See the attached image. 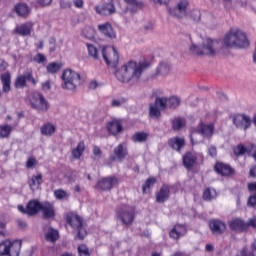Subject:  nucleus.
I'll list each match as a JSON object with an SVG mask.
<instances>
[{
	"instance_id": "obj_20",
	"label": "nucleus",
	"mask_w": 256,
	"mask_h": 256,
	"mask_svg": "<svg viewBox=\"0 0 256 256\" xmlns=\"http://www.w3.org/2000/svg\"><path fill=\"white\" fill-rule=\"evenodd\" d=\"M171 195V188L167 184H163L160 190L156 193L157 203H165Z\"/></svg>"
},
{
	"instance_id": "obj_9",
	"label": "nucleus",
	"mask_w": 256,
	"mask_h": 256,
	"mask_svg": "<svg viewBox=\"0 0 256 256\" xmlns=\"http://www.w3.org/2000/svg\"><path fill=\"white\" fill-rule=\"evenodd\" d=\"M102 57L109 67H117L119 63V52L114 46L103 48Z\"/></svg>"
},
{
	"instance_id": "obj_40",
	"label": "nucleus",
	"mask_w": 256,
	"mask_h": 256,
	"mask_svg": "<svg viewBox=\"0 0 256 256\" xmlns=\"http://www.w3.org/2000/svg\"><path fill=\"white\" fill-rule=\"evenodd\" d=\"M161 109L158 108L155 104H150L149 106V116L151 119H159L161 117Z\"/></svg>"
},
{
	"instance_id": "obj_53",
	"label": "nucleus",
	"mask_w": 256,
	"mask_h": 256,
	"mask_svg": "<svg viewBox=\"0 0 256 256\" xmlns=\"http://www.w3.org/2000/svg\"><path fill=\"white\" fill-rule=\"evenodd\" d=\"M49 45H52V47L49 48L50 53H55L57 49V39H55V37H51L49 39Z\"/></svg>"
},
{
	"instance_id": "obj_45",
	"label": "nucleus",
	"mask_w": 256,
	"mask_h": 256,
	"mask_svg": "<svg viewBox=\"0 0 256 256\" xmlns=\"http://www.w3.org/2000/svg\"><path fill=\"white\" fill-rule=\"evenodd\" d=\"M186 17L194 21V23H199L201 21V12L199 10H191Z\"/></svg>"
},
{
	"instance_id": "obj_39",
	"label": "nucleus",
	"mask_w": 256,
	"mask_h": 256,
	"mask_svg": "<svg viewBox=\"0 0 256 256\" xmlns=\"http://www.w3.org/2000/svg\"><path fill=\"white\" fill-rule=\"evenodd\" d=\"M181 105V98L179 96H171L168 98V109L175 110Z\"/></svg>"
},
{
	"instance_id": "obj_30",
	"label": "nucleus",
	"mask_w": 256,
	"mask_h": 256,
	"mask_svg": "<svg viewBox=\"0 0 256 256\" xmlns=\"http://www.w3.org/2000/svg\"><path fill=\"white\" fill-rule=\"evenodd\" d=\"M33 29V24L25 23L16 27V33L22 37H27L31 35V30Z\"/></svg>"
},
{
	"instance_id": "obj_7",
	"label": "nucleus",
	"mask_w": 256,
	"mask_h": 256,
	"mask_svg": "<svg viewBox=\"0 0 256 256\" xmlns=\"http://www.w3.org/2000/svg\"><path fill=\"white\" fill-rule=\"evenodd\" d=\"M116 218L122 222L125 227L133 224L135 221V210L130 206L123 205L116 210Z\"/></svg>"
},
{
	"instance_id": "obj_63",
	"label": "nucleus",
	"mask_w": 256,
	"mask_h": 256,
	"mask_svg": "<svg viewBox=\"0 0 256 256\" xmlns=\"http://www.w3.org/2000/svg\"><path fill=\"white\" fill-rule=\"evenodd\" d=\"M7 67H9V64L3 59H0V71H7Z\"/></svg>"
},
{
	"instance_id": "obj_28",
	"label": "nucleus",
	"mask_w": 256,
	"mask_h": 256,
	"mask_svg": "<svg viewBox=\"0 0 256 256\" xmlns=\"http://www.w3.org/2000/svg\"><path fill=\"white\" fill-rule=\"evenodd\" d=\"M107 129L111 135H119L123 131V124L119 120H113L108 123Z\"/></svg>"
},
{
	"instance_id": "obj_42",
	"label": "nucleus",
	"mask_w": 256,
	"mask_h": 256,
	"mask_svg": "<svg viewBox=\"0 0 256 256\" xmlns=\"http://www.w3.org/2000/svg\"><path fill=\"white\" fill-rule=\"evenodd\" d=\"M233 153L236 155V157H241L246 153H249V149H247V147H245L243 144H238L236 147H234Z\"/></svg>"
},
{
	"instance_id": "obj_57",
	"label": "nucleus",
	"mask_w": 256,
	"mask_h": 256,
	"mask_svg": "<svg viewBox=\"0 0 256 256\" xmlns=\"http://www.w3.org/2000/svg\"><path fill=\"white\" fill-rule=\"evenodd\" d=\"M36 3L40 7H49V5H51V3H53V0H36Z\"/></svg>"
},
{
	"instance_id": "obj_34",
	"label": "nucleus",
	"mask_w": 256,
	"mask_h": 256,
	"mask_svg": "<svg viewBox=\"0 0 256 256\" xmlns=\"http://www.w3.org/2000/svg\"><path fill=\"white\" fill-rule=\"evenodd\" d=\"M62 67V63L51 62L46 66V71L47 73H50V75H55V73H59V71H61Z\"/></svg>"
},
{
	"instance_id": "obj_26",
	"label": "nucleus",
	"mask_w": 256,
	"mask_h": 256,
	"mask_svg": "<svg viewBox=\"0 0 256 256\" xmlns=\"http://www.w3.org/2000/svg\"><path fill=\"white\" fill-rule=\"evenodd\" d=\"M0 80L3 93H9V91H11V72L7 71L2 73L0 75Z\"/></svg>"
},
{
	"instance_id": "obj_60",
	"label": "nucleus",
	"mask_w": 256,
	"mask_h": 256,
	"mask_svg": "<svg viewBox=\"0 0 256 256\" xmlns=\"http://www.w3.org/2000/svg\"><path fill=\"white\" fill-rule=\"evenodd\" d=\"M248 206L249 207H256V194L249 197Z\"/></svg>"
},
{
	"instance_id": "obj_37",
	"label": "nucleus",
	"mask_w": 256,
	"mask_h": 256,
	"mask_svg": "<svg viewBox=\"0 0 256 256\" xmlns=\"http://www.w3.org/2000/svg\"><path fill=\"white\" fill-rule=\"evenodd\" d=\"M217 197V191L212 188H206L203 192V200L204 201H213V199H216Z\"/></svg>"
},
{
	"instance_id": "obj_56",
	"label": "nucleus",
	"mask_w": 256,
	"mask_h": 256,
	"mask_svg": "<svg viewBox=\"0 0 256 256\" xmlns=\"http://www.w3.org/2000/svg\"><path fill=\"white\" fill-rule=\"evenodd\" d=\"M92 153L97 159H101V155H103V151L98 146L93 147Z\"/></svg>"
},
{
	"instance_id": "obj_64",
	"label": "nucleus",
	"mask_w": 256,
	"mask_h": 256,
	"mask_svg": "<svg viewBox=\"0 0 256 256\" xmlns=\"http://www.w3.org/2000/svg\"><path fill=\"white\" fill-rule=\"evenodd\" d=\"M42 90L43 91H51V82L46 81L42 84Z\"/></svg>"
},
{
	"instance_id": "obj_58",
	"label": "nucleus",
	"mask_w": 256,
	"mask_h": 256,
	"mask_svg": "<svg viewBox=\"0 0 256 256\" xmlns=\"http://www.w3.org/2000/svg\"><path fill=\"white\" fill-rule=\"evenodd\" d=\"M36 163H37V160L34 157L28 158V160L26 162L27 169L33 168Z\"/></svg>"
},
{
	"instance_id": "obj_31",
	"label": "nucleus",
	"mask_w": 256,
	"mask_h": 256,
	"mask_svg": "<svg viewBox=\"0 0 256 256\" xmlns=\"http://www.w3.org/2000/svg\"><path fill=\"white\" fill-rule=\"evenodd\" d=\"M169 71H171V65L167 62H160L156 69V75L165 77L169 75Z\"/></svg>"
},
{
	"instance_id": "obj_54",
	"label": "nucleus",
	"mask_w": 256,
	"mask_h": 256,
	"mask_svg": "<svg viewBox=\"0 0 256 256\" xmlns=\"http://www.w3.org/2000/svg\"><path fill=\"white\" fill-rule=\"evenodd\" d=\"M126 99L125 98H120V99H114L111 102L112 107H121L123 105V103H126Z\"/></svg>"
},
{
	"instance_id": "obj_3",
	"label": "nucleus",
	"mask_w": 256,
	"mask_h": 256,
	"mask_svg": "<svg viewBox=\"0 0 256 256\" xmlns=\"http://www.w3.org/2000/svg\"><path fill=\"white\" fill-rule=\"evenodd\" d=\"M189 51L192 55H196L197 57H203V55L215 57V55H219V53L223 51V45L219 40L206 38L203 40L201 46L192 42Z\"/></svg>"
},
{
	"instance_id": "obj_25",
	"label": "nucleus",
	"mask_w": 256,
	"mask_h": 256,
	"mask_svg": "<svg viewBox=\"0 0 256 256\" xmlns=\"http://www.w3.org/2000/svg\"><path fill=\"white\" fill-rule=\"evenodd\" d=\"M28 185L31 191L39 189L41 185H43V174L38 173V174L32 175V177L28 180Z\"/></svg>"
},
{
	"instance_id": "obj_17",
	"label": "nucleus",
	"mask_w": 256,
	"mask_h": 256,
	"mask_svg": "<svg viewBox=\"0 0 256 256\" xmlns=\"http://www.w3.org/2000/svg\"><path fill=\"white\" fill-rule=\"evenodd\" d=\"M95 11L98 15H113V13H115V4L113 0H108V3L103 4L101 7L96 6Z\"/></svg>"
},
{
	"instance_id": "obj_6",
	"label": "nucleus",
	"mask_w": 256,
	"mask_h": 256,
	"mask_svg": "<svg viewBox=\"0 0 256 256\" xmlns=\"http://www.w3.org/2000/svg\"><path fill=\"white\" fill-rule=\"evenodd\" d=\"M66 221L69 226L72 227V229H76L77 234L75 236V239H79L80 241H83L85 237H87V230L83 227V220L79 215L75 214H68L66 217Z\"/></svg>"
},
{
	"instance_id": "obj_38",
	"label": "nucleus",
	"mask_w": 256,
	"mask_h": 256,
	"mask_svg": "<svg viewBox=\"0 0 256 256\" xmlns=\"http://www.w3.org/2000/svg\"><path fill=\"white\" fill-rule=\"evenodd\" d=\"M41 135L51 136L55 133V126L51 123H46L40 128Z\"/></svg>"
},
{
	"instance_id": "obj_24",
	"label": "nucleus",
	"mask_w": 256,
	"mask_h": 256,
	"mask_svg": "<svg viewBox=\"0 0 256 256\" xmlns=\"http://www.w3.org/2000/svg\"><path fill=\"white\" fill-rule=\"evenodd\" d=\"M214 169H215L216 173H218V175H222V177H227L229 175H233V168H231V166H229L223 162L216 163Z\"/></svg>"
},
{
	"instance_id": "obj_27",
	"label": "nucleus",
	"mask_w": 256,
	"mask_h": 256,
	"mask_svg": "<svg viewBox=\"0 0 256 256\" xmlns=\"http://www.w3.org/2000/svg\"><path fill=\"white\" fill-rule=\"evenodd\" d=\"M168 145L174 151H181L185 147V138L174 137L168 140Z\"/></svg>"
},
{
	"instance_id": "obj_51",
	"label": "nucleus",
	"mask_w": 256,
	"mask_h": 256,
	"mask_svg": "<svg viewBox=\"0 0 256 256\" xmlns=\"http://www.w3.org/2000/svg\"><path fill=\"white\" fill-rule=\"evenodd\" d=\"M24 77L26 78V81H30L32 85H37V80L33 77V72H31V70L26 71Z\"/></svg>"
},
{
	"instance_id": "obj_29",
	"label": "nucleus",
	"mask_w": 256,
	"mask_h": 256,
	"mask_svg": "<svg viewBox=\"0 0 256 256\" xmlns=\"http://www.w3.org/2000/svg\"><path fill=\"white\" fill-rule=\"evenodd\" d=\"M21 245V240H15L14 242H10V245L8 246L7 256H19V253L21 252Z\"/></svg>"
},
{
	"instance_id": "obj_59",
	"label": "nucleus",
	"mask_w": 256,
	"mask_h": 256,
	"mask_svg": "<svg viewBox=\"0 0 256 256\" xmlns=\"http://www.w3.org/2000/svg\"><path fill=\"white\" fill-rule=\"evenodd\" d=\"M208 155H210V157H217V147L210 146L208 148Z\"/></svg>"
},
{
	"instance_id": "obj_13",
	"label": "nucleus",
	"mask_w": 256,
	"mask_h": 256,
	"mask_svg": "<svg viewBox=\"0 0 256 256\" xmlns=\"http://www.w3.org/2000/svg\"><path fill=\"white\" fill-rule=\"evenodd\" d=\"M214 131L215 126L213 124H204L201 122L196 127V133H198V135H203L206 139H211L213 137Z\"/></svg>"
},
{
	"instance_id": "obj_19",
	"label": "nucleus",
	"mask_w": 256,
	"mask_h": 256,
	"mask_svg": "<svg viewBox=\"0 0 256 256\" xmlns=\"http://www.w3.org/2000/svg\"><path fill=\"white\" fill-rule=\"evenodd\" d=\"M43 219H55V207L49 202H43L40 208Z\"/></svg>"
},
{
	"instance_id": "obj_47",
	"label": "nucleus",
	"mask_w": 256,
	"mask_h": 256,
	"mask_svg": "<svg viewBox=\"0 0 256 256\" xmlns=\"http://www.w3.org/2000/svg\"><path fill=\"white\" fill-rule=\"evenodd\" d=\"M9 245H11V241L5 240L4 242L0 243V255L7 256L9 253Z\"/></svg>"
},
{
	"instance_id": "obj_46",
	"label": "nucleus",
	"mask_w": 256,
	"mask_h": 256,
	"mask_svg": "<svg viewBox=\"0 0 256 256\" xmlns=\"http://www.w3.org/2000/svg\"><path fill=\"white\" fill-rule=\"evenodd\" d=\"M82 36L85 37V39H89L91 41V39L95 37V29L90 26H86L82 30Z\"/></svg>"
},
{
	"instance_id": "obj_41",
	"label": "nucleus",
	"mask_w": 256,
	"mask_h": 256,
	"mask_svg": "<svg viewBox=\"0 0 256 256\" xmlns=\"http://www.w3.org/2000/svg\"><path fill=\"white\" fill-rule=\"evenodd\" d=\"M185 127V119L178 117L174 118L172 121V129L173 131H180V129H183Z\"/></svg>"
},
{
	"instance_id": "obj_23",
	"label": "nucleus",
	"mask_w": 256,
	"mask_h": 256,
	"mask_svg": "<svg viewBox=\"0 0 256 256\" xmlns=\"http://www.w3.org/2000/svg\"><path fill=\"white\" fill-rule=\"evenodd\" d=\"M195 163H197V154L192 152H187L183 156V165L188 171H191V169L195 167Z\"/></svg>"
},
{
	"instance_id": "obj_52",
	"label": "nucleus",
	"mask_w": 256,
	"mask_h": 256,
	"mask_svg": "<svg viewBox=\"0 0 256 256\" xmlns=\"http://www.w3.org/2000/svg\"><path fill=\"white\" fill-rule=\"evenodd\" d=\"M54 197H56V199H65V197H67V192L61 189L55 190Z\"/></svg>"
},
{
	"instance_id": "obj_11",
	"label": "nucleus",
	"mask_w": 256,
	"mask_h": 256,
	"mask_svg": "<svg viewBox=\"0 0 256 256\" xmlns=\"http://www.w3.org/2000/svg\"><path fill=\"white\" fill-rule=\"evenodd\" d=\"M119 183V180L115 176L104 177L100 179L96 185L97 189L101 191H111Z\"/></svg>"
},
{
	"instance_id": "obj_4",
	"label": "nucleus",
	"mask_w": 256,
	"mask_h": 256,
	"mask_svg": "<svg viewBox=\"0 0 256 256\" xmlns=\"http://www.w3.org/2000/svg\"><path fill=\"white\" fill-rule=\"evenodd\" d=\"M61 79L63 81L62 89L67 91H75L77 85L81 84V75L71 69L64 70Z\"/></svg>"
},
{
	"instance_id": "obj_1",
	"label": "nucleus",
	"mask_w": 256,
	"mask_h": 256,
	"mask_svg": "<svg viewBox=\"0 0 256 256\" xmlns=\"http://www.w3.org/2000/svg\"><path fill=\"white\" fill-rule=\"evenodd\" d=\"M149 67H151L149 62L137 63L136 61L130 60L115 71V77L117 81L124 85H137V83L141 82L143 72L147 71Z\"/></svg>"
},
{
	"instance_id": "obj_32",
	"label": "nucleus",
	"mask_w": 256,
	"mask_h": 256,
	"mask_svg": "<svg viewBox=\"0 0 256 256\" xmlns=\"http://www.w3.org/2000/svg\"><path fill=\"white\" fill-rule=\"evenodd\" d=\"M149 139V133L147 132H136L132 136L133 143H146Z\"/></svg>"
},
{
	"instance_id": "obj_55",
	"label": "nucleus",
	"mask_w": 256,
	"mask_h": 256,
	"mask_svg": "<svg viewBox=\"0 0 256 256\" xmlns=\"http://www.w3.org/2000/svg\"><path fill=\"white\" fill-rule=\"evenodd\" d=\"M34 61L35 63H45V61H47V57H45V55H43L42 53H38L34 57Z\"/></svg>"
},
{
	"instance_id": "obj_36",
	"label": "nucleus",
	"mask_w": 256,
	"mask_h": 256,
	"mask_svg": "<svg viewBox=\"0 0 256 256\" xmlns=\"http://www.w3.org/2000/svg\"><path fill=\"white\" fill-rule=\"evenodd\" d=\"M154 105L160 109V111H165L168 107V98L157 96Z\"/></svg>"
},
{
	"instance_id": "obj_18",
	"label": "nucleus",
	"mask_w": 256,
	"mask_h": 256,
	"mask_svg": "<svg viewBox=\"0 0 256 256\" xmlns=\"http://www.w3.org/2000/svg\"><path fill=\"white\" fill-rule=\"evenodd\" d=\"M98 31L108 39H117V33H115L113 26L109 22L98 25Z\"/></svg>"
},
{
	"instance_id": "obj_22",
	"label": "nucleus",
	"mask_w": 256,
	"mask_h": 256,
	"mask_svg": "<svg viewBox=\"0 0 256 256\" xmlns=\"http://www.w3.org/2000/svg\"><path fill=\"white\" fill-rule=\"evenodd\" d=\"M184 235H187V227L183 224H176L169 233V237L176 240Z\"/></svg>"
},
{
	"instance_id": "obj_5",
	"label": "nucleus",
	"mask_w": 256,
	"mask_h": 256,
	"mask_svg": "<svg viewBox=\"0 0 256 256\" xmlns=\"http://www.w3.org/2000/svg\"><path fill=\"white\" fill-rule=\"evenodd\" d=\"M29 103L32 109H35L38 113H47L49 111V101L45 99L41 92H32L29 95Z\"/></svg>"
},
{
	"instance_id": "obj_2",
	"label": "nucleus",
	"mask_w": 256,
	"mask_h": 256,
	"mask_svg": "<svg viewBox=\"0 0 256 256\" xmlns=\"http://www.w3.org/2000/svg\"><path fill=\"white\" fill-rule=\"evenodd\" d=\"M221 43L222 47H226V49H247L249 47L247 34L237 27L231 28Z\"/></svg>"
},
{
	"instance_id": "obj_33",
	"label": "nucleus",
	"mask_w": 256,
	"mask_h": 256,
	"mask_svg": "<svg viewBox=\"0 0 256 256\" xmlns=\"http://www.w3.org/2000/svg\"><path fill=\"white\" fill-rule=\"evenodd\" d=\"M46 241H50L51 243H55L57 239H59V232L53 228H48L45 233Z\"/></svg>"
},
{
	"instance_id": "obj_61",
	"label": "nucleus",
	"mask_w": 256,
	"mask_h": 256,
	"mask_svg": "<svg viewBox=\"0 0 256 256\" xmlns=\"http://www.w3.org/2000/svg\"><path fill=\"white\" fill-rule=\"evenodd\" d=\"M246 225L249 227H252L253 229H256V216L250 218L248 222H246Z\"/></svg>"
},
{
	"instance_id": "obj_49",
	"label": "nucleus",
	"mask_w": 256,
	"mask_h": 256,
	"mask_svg": "<svg viewBox=\"0 0 256 256\" xmlns=\"http://www.w3.org/2000/svg\"><path fill=\"white\" fill-rule=\"evenodd\" d=\"M78 255L79 256H91V252H89V247L85 244H81L78 246Z\"/></svg>"
},
{
	"instance_id": "obj_21",
	"label": "nucleus",
	"mask_w": 256,
	"mask_h": 256,
	"mask_svg": "<svg viewBox=\"0 0 256 256\" xmlns=\"http://www.w3.org/2000/svg\"><path fill=\"white\" fill-rule=\"evenodd\" d=\"M14 11L18 15V17H22V19H27L29 15H31V8L29 5L25 3H18L14 6Z\"/></svg>"
},
{
	"instance_id": "obj_10",
	"label": "nucleus",
	"mask_w": 256,
	"mask_h": 256,
	"mask_svg": "<svg viewBox=\"0 0 256 256\" xmlns=\"http://www.w3.org/2000/svg\"><path fill=\"white\" fill-rule=\"evenodd\" d=\"M187 7H189V0H181L176 8L169 9V14L177 19H183V17H187Z\"/></svg>"
},
{
	"instance_id": "obj_8",
	"label": "nucleus",
	"mask_w": 256,
	"mask_h": 256,
	"mask_svg": "<svg viewBox=\"0 0 256 256\" xmlns=\"http://www.w3.org/2000/svg\"><path fill=\"white\" fill-rule=\"evenodd\" d=\"M43 203H41L39 200H30L26 207L23 205H18V211L22 213L23 215H27L28 217H35L39 211H41Z\"/></svg>"
},
{
	"instance_id": "obj_44",
	"label": "nucleus",
	"mask_w": 256,
	"mask_h": 256,
	"mask_svg": "<svg viewBox=\"0 0 256 256\" xmlns=\"http://www.w3.org/2000/svg\"><path fill=\"white\" fill-rule=\"evenodd\" d=\"M14 86L16 89H23L24 87H27V80L25 78V74L19 75L16 78Z\"/></svg>"
},
{
	"instance_id": "obj_35",
	"label": "nucleus",
	"mask_w": 256,
	"mask_h": 256,
	"mask_svg": "<svg viewBox=\"0 0 256 256\" xmlns=\"http://www.w3.org/2000/svg\"><path fill=\"white\" fill-rule=\"evenodd\" d=\"M84 151H85V142L80 141L77 147L72 150V156L74 157V159H80Z\"/></svg>"
},
{
	"instance_id": "obj_50",
	"label": "nucleus",
	"mask_w": 256,
	"mask_h": 256,
	"mask_svg": "<svg viewBox=\"0 0 256 256\" xmlns=\"http://www.w3.org/2000/svg\"><path fill=\"white\" fill-rule=\"evenodd\" d=\"M87 49H88V54L90 57H93L94 59H98V50L93 44H86Z\"/></svg>"
},
{
	"instance_id": "obj_48",
	"label": "nucleus",
	"mask_w": 256,
	"mask_h": 256,
	"mask_svg": "<svg viewBox=\"0 0 256 256\" xmlns=\"http://www.w3.org/2000/svg\"><path fill=\"white\" fill-rule=\"evenodd\" d=\"M157 182V180L152 177V178H148L144 185L142 186V192L143 193H147V189H151V187H153V185H155V183Z\"/></svg>"
},
{
	"instance_id": "obj_16",
	"label": "nucleus",
	"mask_w": 256,
	"mask_h": 256,
	"mask_svg": "<svg viewBox=\"0 0 256 256\" xmlns=\"http://www.w3.org/2000/svg\"><path fill=\"white\" fill-rule=\"evenodd\" d=\"M229 228L231 231H235L236 233H243V231H247L248 224L242 219L236 218L231 220L229 223Z\"/></svg>"
},
{
	"instance_id": "obj_43",
	"label": "nucleus",
	"mask_w": 256,
	"mask_h": 256,
	"mask_svg": "<svg viewBox=\"0 0 256 256\" xmlns=\"http://www.w3.org/2000/svg\"><path fill=\"white\" fill-rule=\"evenodd\" d=\"M11 131H13V128L11 127V125L9 124L0 125V137L2 139L9 137V135H11Z\"/></svg>"
},
{
	"instance_id": "obj_15",
	"label": "nucleus",
	"mask_w": 256,
	"mask_h": 256,
	"mask_svg": "<svg viewBox=\"0 0 256 256\" xmlns=\"http://www.w3.org/2000/svg\"><path fill=\"white\" fill-rule=\"evenodd\" d=\"M209 227L213 235H223L227 229V225L221 220H210Z\"/></svg>"
},
{
	"instance_id": "obj_14",
	"label": "nucleus",
	"mask_w": 256,
	"mask_h": 256,
	"mask_svg": "<svg viewBox=\"0 0 256 256\" xmlns=\"http://www.w3.org/2000/svg\"><path fill=\"white\" fill-rule=\"evenodd\" d=\"M114 155L110 156V161H123L127 155H129V152L127 150V145L124 143L119 144L117 147L114 148Z\"/></svg>"
},
{
	"instance_id": "obj_62",
	"label": "nucleus",
	"mask_w": 256,
	"mask_h": 256,
	"mask_svg": "<svg viewBox=\"0 0 256 256\" xmlns=\"http://www.w3.org/2000/svg\"><path fill=\"white\" fill-rule=\"evenodd\" d=\"M127 5H133V7H139L141 5V2L137 0H124Z\"/></svg>"
},
{
	"instance_id": "obj_12",
	"label": "nucleus",
	"mask_w": 256,
	"mask_h": 256,
	"mask_svg": "<svg viewBox=\"0 0 256 256\" xmlns=\"http://www.w3.org/2000/svg\"><path fill=\"white\" fill-rule=\"evenodd\" d=\"M233 124L237 129H244V131H247L249 127H251V117L245 115V114H237L233 117Z\"/></svg>"
}]
</instances>
